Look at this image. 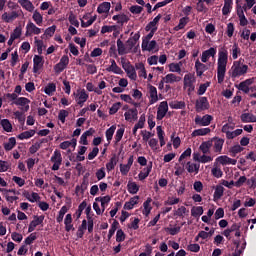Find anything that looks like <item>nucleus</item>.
<instances>
[{"label": "nucleus", "instance_id": "obj_32", "mask_svg": "<svg viewBox=\"0 0 256 256\" xmlns=\"http://www.w3.org/2000/svg\"><path fill=\"white\" fill-rule=\"evenodd\" d=\"M153 202V199L151 197H148L147 200L143 203V215L145 217H149L151 214V211L153 210V207H151V203Z\"/></svg>", "mask_w": 256, "mask_h": 256}, {"label": "nucleus", "instance_id": "obj_56", "mask_svg": "<svg viewBox=\"0 0 256 256\" xmlns=\"http://www.w3.org/2000/svg\"><path fill=\"white\" fill-rule=\"evenodd\" d=\"M211 147H213V142L205 141L201 143L199 149L202 151V153H204V155H206V153H209Z\"/></svg>", "mask_w": 256, "mask_h": 256}, {"label": "nucleus", "instance_id": "obj_2", "mask_svg": "<svg viewBox=\"0 0 256 256\" xmlns=\"http://www.w3.org/2000/svg\"><path fill=\"white\" fill-rule=\"evenodd\" d=\"M249 71V66L244 64L241 60H235L229 70V75L231 79H239L247 75Z\"/></svg>", "mask_w": 256, "mask_h": 256}, {"label": "nucleus", "instance_id": "obj_7", "mask_svg": "<svg viewBox=\"0 0 256 256\" xmlns=\"http://www.w3.org/2000/svg\"><path fill=\"white\" fill-rule=\"evenodd\" d=\"M142 51H148L149 53H157L159 47L157 46V41L155 40H142Z\"/></svg>", "mask_w": 256, "mask_h": 256}, {"label": "nucleus", "instance_id": "obj_28", "mask_svg": "<svg viewBox=\"0 0 256 256\" xmlns=\"http://www.w3.org/2000/svg\"><path fill=\"white\" fill-rule=\"evenodd\" d=\"M117 51L118 55H127V53H131V50L128 48L127 44L125 45L121 39L117 40Z\"/></svg>", "mask_w": 256, "mask_h": 256}, {"label": "nucleus", "instance_id": "obj_22", "mask_svg": "<svg viewBox=\"0 0 256 256\" xmlns=\"http://www.w3.org/2000/svg\"><path fill=\"white\" fill-rule=\"evenodd\" d=\"M43 69V57L35 55L33 58V73H39Z\"/></svg>", "mask_w": 256, "mask_h": 256}, {"label": "nucleus", "instance_id": "obj_43", "mask_svg": "<svg viewBox=\"0 0 256 256\" xmlns=\"http://www.w3.org/2000/svg\"><path fill=\"white\" fill-rule=\"evenodd\" d=\"M95 201L98 203H101V209L105 211V209L107 208V205H109V203L111 202V197L108 195L104 197H97L95 198Z\"/></svg>", "mask_w": 256, "mask_h": 256}, {"label": "nucleus", "instance_id": "obj_6", "mask_svg": "<svg viewBox=\"0 0 256 256\" xmlns=\"http://www.w3.org/2000/svg\"><path fill=\"white\" fill-rule=\"evenodd\" d=\"M50 161L53 163L52 171H59L61 164L63 163V156L61 155V151L55 150L50 158Z\"/></svg>", "mask_w": 256, "mask_h": 256}, {"label": "nucleus", "instance_id": "obj_57", "mask_svg": "<svg viewBox=\"0 0 256 256\" xmlns=\"http://www.w3.org/2000/svg\"><path fill=\"white\" fill-rule=\"evenodd\" d=\"M187 23H189V17H182L179 20V24L177 26L174 27V31H181V29H185V27L187 26Z\"/></svg>", "mask_w": 256, "mask_h": 256}, {"label": "nucleus", "instance_id": "obj_49", "mask_svg": "<svg viewBox=\"0 0 256 256\" xmlns=\"http://www.w3.org/2000/svg\"><path fill=\"white\" fill-rule=\"evenodd\" d=\"M57 91V85L55 83H48L44 87V93L46 95H49V97L53 96V93Z\"/></svg>", "mask_w": 256, "mask_h": 256}, {"label": "nucleus", "instance_id": "obj_35", "mask_svg": "<svg viewBox=\"0 0 256 256\" xmlns=\"http://www.w3.org/2000/svg\"><path fill=\"white\" fill-rule=\"evenodd\" d=\"M224 193H225V188L223 187V185H216L214 194H213V200L219 201V199L223 197Z\"/></svg>", "mask_w": 256, "mask_h": 256}, {"label": "nucleus", "instance_id": "obj_63", "mask_svg": "<svg viewBox=\"0 0 256 256\" xmlns=\"http://www.w3.org/2000/svg\"><path fill=\"white\" fill-rule=\"evenodd\" d=\"M192 217H201L203 215V207L202 206H194L191 208Z\"/></svg>", "mask_w": 256, "mask_h": 256}, {"label": "nucleus", "instance_id": "obj_62", "mask_svg": "<svg viewBox=\"0 0 256 256\" xmlns=\"http://www.w3.org/2000/svg\"><path fill=\"white\" fill-rule=\"evenodd\" d=\"M112 19L113 21H117V23H121V25H123V23H127L129 21V16L125 14H119V15H114Z\"/></svg>", "mask_w": 256, "mask_h": 256}, {"label": "nucleus", "instance_id": "obj_11", "mask_svg": "<svg viewBox=\"0 0 256 256\" xmlns=\"http://www.w3.org/2000/svg\"><path fill=\"white\" fill-rule=\"evenodd\" d=\"M13 105H17L23 113H27L29 111V105L31 100L26 97H19L16 101L12 102Z\"/></svg>", "mask_w": 256, "mask_h": 256}, {"label": "nucleus", "instance_id": "obj_48", "mask_svg": "<svg viewBox=\"0 0 256 256\" xmlns=\"http://www.w3.org/2000/svg\"><path fill=\"white\" fill-rule=\"evenodd\" d=\"M128 193L131 195H137L139 193V185L136 182L129 181L127 184Z\"/></svg>", "mask_w": 256, "mask_h": 256}, {"label": "nucleus", "instance_id": "obj_44", "mask_svg": "<svg viewBox=\"0 0 256 256\" xmlns=\"http://www.w3.org/2000/svg\"><path fill=\"white\" fill-rule=\"evenodd\" d=\"M69 147L75 149L77 147V139L73 138L71 141H64L60 143V149L67 150Z\"/></svg>", "mask_w": 256, "mask_h": 256}, {"label": "nucleus", "instance_id": "obj_60", "mask_svg": "<svg viewBox=\"0 0 256 256\" xmlns=\"http://www.w3.org/2000/svg\"><path fill=\"white\" fill-rule=\"evenodd\" d=\"M116 129H117V126L112 125L110 128H108V129L106 130L105 135H106V139H107V141H108V145H109V143H111V141H112V139H113V135H115Z\"/></svg>", "mask_w": 256, "mask_h": 256}, {"label": "nucleus", "instance_id": "obj_50", "mask_svg": "<svg viewBox=\"0 0 256 256\" xmlns=\"http://www.w3.org/2000/svg\"><path fill=\"white\" fill-rule=\"evenodd\" d=\"M231 9H233V0H224V6L222 8L223 15H229L231 13Z\"/></svg>", "mask_w": 256, "mask_h": 256}, {"label": "nucleus", "instance_id": "obj_20", "mask_svg": "<svg viewBox=\"0 0 256 256\" xmlns=\"http://www.w3.org/2000/svg\"><path fill=\"white\" fill-rule=\"evenodd\" d=\"M110 64V66L106 67L108 73H114V75H121L123 73V70L117 65L114 59H110Z\"/></svg>", "mask_w": 256, "mask_h": 256}, {"label": "nucleus", "instance_id": "obj_18", "mask_svg": "<svg viewBox=\"0 0 256 256\" xmlns=\"http://www.w3.org/2000/svg\"><path fill=\"white\" fill-rule=\"evenodd\" d=\"M215 55H217V49L211 47L208 50H205L202 52L201 62L207 63V61H209V59H211V57H215Z\"/></svg>", "mask_w": 256, "mask_h": 256}, {"label": "nucleus", "instance_id": "obj_19", "mask_svg": "<svg viewBox=\"0 0 256 256\" xmlns=\"http://www.w3.org/2000/svg\"><path fill=\"white\" fill-rule=\"evenodd\" d=\"M45 221V216H35L33 221L30 222L28 227V233H33L38 225H41Z\"/></svg>", "mask_w": 256, "mask_h": 256}, {"label": "nucleus", "instance_id": "obj_3", "mask_svg": "<svg viewBox=\"0 0 256 256\" xmlns=\"http://www.w3.org/2000/svg\"><path fill=\"white\" fill-rule=\"evenodd\" d=\"M235 129V123L229 122L222 126V133H225L226 138L228 139H235V137H239L243 133V129Z\"/></svg>", "mask_w": 256, "mask_h": 256}, {"label": "nucleus", "instance_id": "obj_61", "mask_svg": "<svg viewBox=\"0 0 256 256\" xmlns=\"http://www.w3.org/2000/svg\"><path fill=\"white\" fill-rule=\"evenodd\" d=\"M17 145L15 137L9 138L8 142L4 143L5 151H11Z\"/></svg>", "mask_w": 256, "mask_h": 256}, {"label": "nucleus", "instance_id": "obj_8", "mask_svg": "<svg viewBox=\"0 0 256 256\" xmlns=\"http://www.w3.org/2000/svg\"><path fill=\"white\" fill-rule=\"evenodd\" d=\"M42 30L37 26V24L29 21L26 25V37H32V35H41Z\"/></svg>", "mask_w": 256, "mask_h": 256}, {"label": "nucleus", "instance_id": "obj_17", "mask_svg": "<svg viewBox=\"0 0 256 256\" xmlns=\"http://www.w3.org/2000/svg\"><path fill=\"white\" fill-rule=\"evenodd\" d=\"M214 163H216V165H237V160L229 158L227 155H223L217 157Z\"/></svg>", "mask_w": 256, "mask_h": 256}, {"label": "nucleus", "instance_id": "obj_13", "mask_svg": "<svg viewBox=\"0 0 256 256\" xmlns=\"http://www.w3.org/2000/svg\"><path fill=\"white\" fill-rule=\"evenodd\" d=\"M169 111V104L167 101H163L159 104L156 119L157 121H162L165 118V115H167V112Z\"/></svg>", "mask_w": 256, "mask_h": 256}, {"label": "nucleus", "instance_id": "obj_54", "mask_svg": "<svg viewBox=\"0 0 256 256\" xmlns=\"http://www.w3.org/2000/svg\"><path fill=\"white\" fill-rule=\"evenodd\" d=\"M0 125L4 129V131H6V133H11V131H13V125L11 124L9 119H2L0 121Z\"/></svg>", "mask_w": 256, "mask_h": 256}, {"label": "nucleus", "instance_id": "obj_38", "mask_svg": "<svg viewBox=\"0 0 256 256\" xmlns=\"http://www.w3.org/2000/svg\"><path fill=\"white\" fill-rule=\"evenodd\" d=\"M242 123H256V116L251 113H243L240 116Z\"/></svg>", "mask_w": 256, "mask_h": 256}, {"label": "nucleus", "instance_id": "obj_1", "mask_svg": "<svg viewBox=\"0 0 256 256\" xmlns=\"http://www.w3.org/2000/svg\"><path fill=\"white\" fill-rule=\"evenodd\" d=\"M229 63V52L225 48H221L218 51L217 60V81L219 85L225 81V75H227V64Z\"/></svg>", "mask_w": 256, "mask_h": 256}, {"label": "nucleus", "instance_id": "obj_23", "mask_svg": "<svg viewBox=\"0 0 256 256\" xmlns=\"http://www.w3.org/2000/svg\"><path fill=\"white\" fill-rule=\"evenodd\" d=\"M139 39H141V33H131V37L126 41V45L130 51L133 49V47H135V45H137Z\"/></svg>", "mask_w": 256, "mask_h": 256}, {"label": "nucleus", "instance_id": "obj_59", "mask_svg": "<svg viewBox=\"0 0 256 256\" xmlns=\"http://www.w3.org/2000/svg\"><path fill=\"white\" fill-rule=\"evenodd\" d=\"M245 151V148L242 147L241 144H235L230 148V153L235 157V155H239V153H243Z\"/></svg>", "mask_w": 256, "mask_h": 256}, {"label": "nucleus", "instance_id": "obj_47", "mask_svg": "<svg viewBox=\"0 0 256 256\" xmlns=\"http://www.w3.org/2000/svg\"><path fill=\"white\" fill-rule=\"evenodd\" d=\"M211 173L213 175V177H215L216 179H221V177H223V170H221V167H219V164L214 162V166L211 169Z\"/></svg>", "mask_w": 256, "mask_h": 256}, {"label": "nucleus", "instance_id": "obj_53", "mask_svg": "<svg viewBox=\"0 0 256 256\" xmlns=\"http://www.w3.org/2000/svg\"><path fill=\"white\" fill-rule=\"evenodd\" d=\"M34 43H35L36 49L38 51V54L43 55V51H45V49H47V46L45 45L43 40H39V39H37V37H35Z\"/></svg>", "mask_w": 256, "mask_h": 256}, {"label": "nucleus", "instance_id": "obj_9", "mask_svg": "<svg viewBox=\"0 0 256 256\" xmlns=\"http://www.w3.org/2000/svg\"><path fill=\"white\" fill-rule=\"evenodd\" d=\"M211 121H213V116L209 114H206L203 117L196 116L194 119L195 125H198L199 127H209Z\"/></svg>", "mask_w": 256, "mask_h": 256}, {"label": "nucleus", "instance_id": "obj_30", "mask_svg": "<svg viewBox=\"0 0 256 256\" xmlns=\"http://www.w3.org/2000/svg\"><path fill=\"white\" fill-rule=\"evenodd\" d=\"M19 5L28 11V13H33L35 11V5L30 0H18Z\"/></svg>", "mask_w": 256, "mask_h": 256}, {"label": "nucleus", "instance_id": "obj_29", "mask_svg": "<svg viewBox=\"0 0 256 256\" xmlns=\"http://www.w3.org/2000/svg\"><path fill=\"white\" fill-rule=\"evenodd\" d=\"M19 17V13L17 11H12L11 13L4 12L2 14V20H4L5 23H12V21H15Z\"/></svg>", "mask_w": 256, "mask_h": 256}, {"label": "nucleus", "instance_id": "obj_33", "mask_svg": "<svg viewBox=\"0 0 256 256\" xmlns=\"http://www.w3.org/2000/svg\"><path fill=\"white\" fill-rule=\"evenodd\" d=\"M64 225L67 233H69V231H75V227H73V216L71 214L65 216Z\"/></svg>", "mask_w": 256, "mask_h": 256}, {"label": "nucleus", "instance_id": "obj_16", "mask_svg": "<svg viewBox=\"0 0 256 256\" xmlns=\"http://www.w3.org/2000/svg\"><path fill=\"white\" fill-rule=\"evenodd\" d=\"M254 83H255V78H248L240 82L239 85L237 86V89H239V91H242V93L247 94L251 91L249 87H251V85H253Z\"/></svg>", "mask_w": 256, "mask_h": 256}, {"label": "nucleus", "instance_id": "obj_25", "mask_svg": "<svg viewBox=\"0 0 256 256\" xmlns=\"http://www.w3.org/2000/svg\"><path fill=\"white\" fill-rule=\"evenodd\" d=\"M17 195H21V193L15 189L6 190L5 198L9 203H13V201H17L19 199Z\"/></svg>", "mask_w": 256, "mask_h": 256}, {"label": "nucleus", "instance_id": "obj_24", "mask_svg": "<svg viewBox=\"0 0 256 256\" xmlns=\"http://www.w3.org/2000/svg\"><path fill=\"white\" fill-rule=\"evenodd\" d=\"M138 114L139 112L137 111V108H132L124 113V117L126 121L133 123V121H137Z\"/></svg>", "mask_w": 256, "mask_h": 256}, {"label": "nucleus", "instance_id": "obj_37", "mask_svg": "<svg viewBox=\"0 0 256 256\" xmlns=\"http://www.w3.org/2000/svg\"><path fill=\"white\" fill-rule=\"evenodd\" d=\"M138 203H139V196H134L130 198L128 202H125L124 209L126 211H131V209H133V207H135V205H137Z\"/></svg>", "mask_w": 256, "mask_h": 256}, {"label": "nucleus", "instance_id": "obj_42", "mask_svg": "<svg viewBox=\"0 0 256 256\" xmlns=\"http://www.w3.org/2000/svg\"><path fill=\"white\" fill-rule=\"evenodd\" d=\"M95 133V130L93 128H90L86 132H84L80 137V144L81 145H89V142L87 141V137H91Z\"/></svg>", "mask_w": 256, "mask_h": 256}, {"label": "nucleus", "instance_id": "obj_34", "mask_svg": "<svg viewBox=\"0 0 256 256\" xmlns=\"http://www.w3.org/2000/svg\"><path fill=\"white\" fill-rule=\"evenodd\" d=\"M119 162V159L117 158V155H113L109 162L106 163V171L108 173H111V171H113V169H115V167L117 166V163Z\"/></svg>", "mask_w": 256, "mask_h": 256}, {"label": "nucleus", "instance_id": "obj_5", "mask_svg": "<svg viewBox=\"0 0 256 256\" xmlns=\"http://www.w3.org/2000/svg\"><path fill=\"white\" fill-rule=\"evenodd\" d=\"M73 97L77 105H79V107H83V105H85L89 99V94L85 89H78L73 93Z\"/></svg>", "mask_w": 256, "mask_h": 256}, {"label": "nucleus", "instance_id": "obj_40", "mask_svg": "<svg viewBox=\"0 0 256 256\" xmlns=\"http://www.w3.org/2000/svg\"><path fill=\"white\" fill-rule=\"evenodd\" d=\"M151 169H153V165L150 164L147 167H145L139 174L138 179L140 181H145L149 177V173H151Z\"/></svg>", "mask_w": 256, "mask_h": 256}, {"label": "nucleus", "instance_id": "obj_55", "mask_svg": "<svg viewBox=\"0 0 256 256\" xmlns=\"http://www.w3.org/2000/svg\"><path fill=\"white\" fill-rule=\"evenodd\" d=\"M230 53L232 55V59H239V55H241V48H239V44L234 43Z\"/></svg>", "mask_w": 256, "mask_h": 256}, {"label": "nucleus", "instance_id": "obj_52", "mask_svg": "<svg viewBox=\"0 0 256 256\" xmlns=\"http://www.w3.org/2000/svg\"><path fill=\"white\" fill-rule=\"evenodd\" d=\"M156 131H157V137L160 141V147H164L165 145V131H163V128L161 126H157L156 127Z\"/></svg>", "mask_w": 256, "mask_h": 256}, {"label": "nucleus", "instance_id": "obj_26", "mask_svg": "<svg viewBox=\"0 0 256 256\" xmlns=\"http://www.w3.org/2000/svg\"><path fill=\"white\" fill-rule=\"evenodd\" d=\"M195 69H196V75L197 77H202L205 71L209 69L207 65H205L203 62H201L199 59L195 62Z\"/></svg>", "mask_w": 256, "mask_h": 256}, {"label": "nucleus", "instance_id": "obj_12", "mask_svg": "<svg viewBox=\"0 0 256 256\" xmlns=\"http://www.w3.org/2000/svg\"><path fill=\"white\" fill-rule=\"evenodd\" d=\"M67 65H69V56L63 55L61 57L59 63H57L54 66L55 73H57V74L63 73V71H65V69H67Z\"/></svg>", "mask_w": 256, "mask_h": 256}, {"label": "nucleus", "instance_id": "obj_58", "mask_svg": "<svg viewBox=\"0 0 256 256\" xmlns=\"http://www.w3.org/2000/svg\"><path fill=\"white\" fill-rule=\"evenodd\" d=\"M139 77H143L144 79H147V70H145V64L143 63H138L135 65Z\"/></svg>", "mask_w": 256, "mask_h": 256}, {"label": "nucleus", "instance_id": "obj_36", "mask_svg": "<svg viewBox=\"0 0 256 256\" xmlns=\"http://www.w3.org/2000/svg\"><path fill=\"white\" fill-rule=\"evenodd\" d=\"M211 133V128H199L192 132L191 137H205Z\"/></svg>", "mask_w": 256, "mask_h": 256}, {"label": "nucleus", "instance_id": "obj_46", "mask_svg": "<svg viewBox=\"0 0 256 256\" xmlns=\"http://www.w3.org/2000/svg\"><path fill=\"white\" fill-rule=\"evenodd\" d=\"M182 67H183V61H180L177 63H171V64H169V72L181 74Z\"/></svg>", "mask_w": 256, "mask_h": 256}, {"label": "nucleus", "instance_id": "obj_4", "mask_svg": "<svg viewBox=\"0 0 256 256\" xmlns=\"http://www.w3.org/2000/svg\"><path fill=\"white\" fill-rule=\"evenodd\" d=\"M183 83L184 89L187 90L188 94L193 93V91H195V83H197V78L195 77V74L188 73L184 75Z\"/></svg>", "mask_w": 256, "mask_h": 256}, {"label": "nucleus", "instance_id": "obj_14", "mask_svg": "<svg viewBox=\"0 0 256 256\" xmlns=\"http://www.w3.org/2000/svg\"><path fill=\"white\" fill-rule=\"evenodd\" d=\"M80 21H81V27L83 28L91 27V25H93V23L97 21V15L92 16L91 13H86L83 15Z\"/></svg>", "mask_w": 256, "mask_h": 256}, {"label": "nucleus", "instance_id": "obj_21", "mask_svg": "<svg viewBox=\"0 0 256 256\" xmlns=\"http://www.w3.org/2000/svg\"><path fill=\"white\" fill-rule=\"evenodd\" d=\"M123 69L124 71H126L129 79H132V81L137 80V72L135 71V67H133V65H131L130 63H126L123 65Z\"/></svg>", "mask_w": 256, "mask_h": 256}, {"label": "nucleus", "instance_id": "obj_10", "mask_svg": "<svg viewBox=\"0 0 256 256\" xmlns=\"http://www.w3.org/2000/svg\"><path fill=\"white\" fill-rule=\"evenodd\" d=\"M210 105H209V100L207 99V97H200L196 100L195 103V110L197 111V113H201V111H207V109H209Z\"/></svg>", "mask_w": 256, "mask_h": 256}, {"label": "nucleus", "instance_id": "obj_45", "mask_svg": "<svg viewBox=\"0 0 256 256\" xmlns=\"http://www.w3.org/2000/svg\"><path fill=\"white\" fill-rule=\"evenodd\" d=\"M200 167L201 166L199 164H195L193 162H187L186 171H188V173H194L195 175H197V173H199Z\"/></svg>", "mask_w": 256, "mask_h": 256}, {"label": "nucleus", "instance_id": "obj_64", "mask_svg": "<svg viewBox=\"0 0 256 256\" xmlns=\"http://www.w3.org/2000/svg\"><path fill=\"white\" fill-rule=\"evenodd\" d=\"M171 109H185V101H172L169 103Z\"/></svg>", "mask_w": 256, "mask_h": 256}, {"label": "nucleus", "instance_id": "obj_41", "mask_svg": "<svg viewBox=\"0 0 256 256\" xmlns=\"http://www.w3.org/2000/svg\"><path fill=\"white\" fill-rule=\"evenodd\" d=\"M109 11H111L110 2H102L97 8V13H99L100 15H102L103 13H109Z\"/></svg>", "mask_w": 256, "mask_h": 256}, {"label": "nucleus", "instance_id": "obj_51", "mask_svg": "<svg viewBox=\"0 0 256 256\" xmlns=\"http://www.w3.org/2000/svg\"><path fill=\"white\" fill-rule=\"evenodd\" d=\"M35 133H37L35 130H28L20 133L17 137L20 139V141H23L25 139H31V137H35Z\"/></svg>", "mask_w": 256, "mask_h": 256}, {"label": "nucleus", "instance_id": "obj_39", "mask_svg": "<svg viewBox=\"0 0 256 256\" xmlns=\"http://www.w3.org/2000/svg\"><path fill=\"white\" fill-rule=\"evenodd\" d=\"M32 13L34 23L38 25V27H41V25H43V15L41 12H39V10H34Z\"/></svg>", "mask_w": 256, "mask_h": 256}, {"label": "nucleus", "instance_id": "obj_15", "mask_svg": "<svg viewBox=\"0 0 256 256\" xmlns=\"http://www.w3.org/2000/svg\"><path fill=\"white\" fill-rule=\"evenodd\" d=\"M148 99L150 105H155L159 101V95L157 94V88L151 84L148 85Z\"/></svg>", "mask_w": 256, "mask_h": 256}, {"label": "nucleus", "instance_id": "obj_31", "mask_svg": "<svg viewBox=\"0 0 256 256\" xmlns=\"http://www.w3.org/2000/svg\"><path fill=\"white\" fill-rule=\"evenodd\" d=\"M163 81L167 84L173 85V83L181 82V77L173 73H169L163 78Z\"/></svg>", "mask_w": 256, "mask_h": 256}, {"label": "nucleus", "instance_id": "obj_27", "mask_svg": "<svg viewBox=\"0 0 256 256\" xmlns=\"http://www.w3.org/2000/svg\"><path fill=\"white\" fill-rule=\"evenodd\" d=\"M211 143L213 145V149L215 153H221V151H223V145L225 143V140L221 138H214L212 139Z\"/></svg>", "mask_w": 256, "mask_h": 256}]
</instances>
